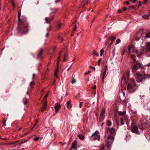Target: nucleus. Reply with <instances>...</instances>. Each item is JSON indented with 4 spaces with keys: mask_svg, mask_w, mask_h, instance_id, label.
I'll return each instance as SVG.
<instances>
[{
    "mask_svg": "<svg viewBox=\"0 0 150 150\" xmlns=\"http://www.w3.org/2000/svg\"><path fill=\"white\" fill-rule=\"evenodd\" d=\"M59 1H60V0H56L55 1L56 3H57V2Z\"/></svg>",
    "mask_w": 150,
    "mask_h": 150,
    "instance_id": "bf43d9fd",
    "label": "nucleus"
},
{
    "mask_svg": "<svg viewBox=\"0 0 150 150\" xmlns=\"http://www.w3.org/2000/svg\"><path fill=\"white\" fill-rule=\"evenodd\" d=\"M113 42L112 41L110 44V45H109V47H110L111 45L113 44Z\"/></svg>",
    "mask_w": 150,
    "mask_h": 150,
    "instance_id": "680f3d73",
    "label": "nucleus"
},
{
    "mask_svg": "<svg viewBox=\"0 0 150 150\" xmlns=\"http://www.w3.org/2000/svg\"><path fill=\"white\" fill-rule=\"evenodd\" d=\"M145 37L146 38H150V32L147 33L146 34Z\"/></svg>",
    "mask_w": 150,
    "mask_h": 150,
    "instance_id": "a878e982",
    "label": "nucleus"
},
{
    "mask_svg": "<svg viewBox=\"0 0 150 150\" xmlns=\"http://www.w3.org/2000/svg\"><path fill=\"white\" fill-rule=\"evenodd\" d=\"M6 120L4 119L3 122V123L4 126H5L6 125Z\"/></svg>",
    "mask_w": 150,
    "mask_h": 150,
    "instance_id": "72a5a7b5",
    "label": "nucleus"
},
{
    "mask_svg": "<svg viewBox=\"0 0 150 150\" xmlns=\"http://www.w3.org/2000/svg\"><path fill=\"white\" fill-rule=\"evenodd\" d=\"M101 61V58L98 61V66H99L100 65V63Z\"/></svg>",
    "mask_w": 150,
    "mask_h": 150,
    "instance_id": "e433bc0d",
    "label": "nucleus"
},
{
    "mask_svg": "<svg viewBox=\"0 0 150 150\" xmlns=\"http://www.w3.org/2000/svg\"><path fill=\"white\" fill-rule=\"evenodd\" d=\"M148 1V0H144L143 2V4L145 5L146 4Z\"/></svg>",
    "mask_w": 150,
    "mask_h": 150,
    "instance_id": "a19ab883",
    "label": "nucleus"
},
{
    "mask_svg": "<svg viewBox=\"0 0 150 150\" xmlns=\"http://www.w3.org/2000/svg\"><path fill=\"white\" fill-rule=\"evenodd\" d=\"M62 25V24L61 23H57V29H59L61 28V26Z\"/></svg>",
    "mask_w": 150,
    "mask_h": 150,
    "instance_id": "4be33fe9",
    "label": "nucleus"
},
{
    "mask_svg": "<svg viewBox=\"0 0 150 150\" xmlns=\"http://www.w3.org/2000/svg\"><path fill=\"white\" fill-rule=\"evenodd\" d=\"M92 139L95 140H99L100 139V135L99 134V132L96 131L95 132L93 133L91 136Z\"/></svg>",
    "mask_w": 150,
    "mask_h": 150,
    "instance_id": "0eeeda50",
    "label": "nucleus"
},
{
    "mask_svg": "<svg viewBox=\"0 0 150 150\" xmlns=\"http://www.w3.org/2000/svg\"><path fill=\"white\" fill-rule=\"evenodd\" d=\"M127 83L126 82L125 78L124 76H123L121 81V86L122 87H124L125 85Z\"/></svg>",
    "mask_w": 150,
    "mask_h": 150,
    "instance_id": "9b49d317",
    "label": "nucleus"
},
{
    "mask_svg": "<svg viewBox=\"0 0 150 150\" xmlns=\"http://www.w3.org/2000/svg\"><path fill=\"white\" fill-rule=\"evenodd\" d=\"M35 76V74H33V78H34V77Z\"/></svg>",
    "mask_w": 150,
    "mask_h": 150,
    "instance_id": "e2e57ef3",
    "label": "nucleus"
},
{
    "mask_svg": "<svg viewBox=\"0 0 150 150\" xmlns=\"http://www.w3.org/2000/svg\"><path fill=\"white\" fill-rule=\"evenodd\" d=\"M48 35H49L48 33H47L46 34V37H48Z\"/></svg>",
    "mask_w": 150,
    "mask_h": 150,
    "instance_id": "0e129e2a",
    "label": "nucleus"
},
{
    "mask_svg": "<svg viewBox=\"0 0 150 150\" xmlns=\"http://www.w3.org/2000/svg\"><path fill=\"white\" fill-rule=\"evenodd\" d=\"M131 84H133L135 86L136 84V83H135L134 80L132 79H131L130 80Z\"/></svg>",
    "mask_w": 150,
    "mask_h": 150,
    "instance_id": "bb28decb",
    "label": "nucleus"
},
{
    "mask_svg": "<svg viewBox=\"0 0 150 150\" xmlns=\"http://www.w3.org/2000/svg\"><path fill=\"white\" fill-rule=\"evenodd\" d=\"M128 51L130 53L135 52L138 56L143 54L145 52H150V42L146 44L145 48L142 47L139 50H137L133 45H130L129 47Z\"/></svg>",
    "mask_w": 150,
    "mask_h": 150,
    "instance_id": "f03ea898",
    "label": "nucleus"
},
{
    "mask_svg": "<svg viewBox=\"0 0 150 150\" xmlns=\"http://www.w3.org/2000/svg\"><path fill=\"white\" fill-rule=\"evenodd\" d=\"M106 70H105L104 72H103V76H102V79H103V81L104 79L105 78V75L106 74Z\"/></svg>",
    "mask_w": 150,
    "mask_h": 150,
    "instance_id": "cd10ccee",
    "label": "nucleus"
},
{
    "mask_svg": "<svg viewBox=\"0 0 150 150\" xmlns=\"http://www.w3.org/2000/svg\"><path fill=\"white\" fill-rule=\"evenodd\" d=\"M104 52V51L103 49H102V50H100V56H101L102 55H103V53Z\"/></svg>",
    "mask_w": 150,
    "mask_h": 150,
    "instance_id": "2f4dec72",
    "label": "nucleus"
},
{
    "mask_svg": "<svg viewBox=\"0 0 150 150\" xmlns=\"http://www.w3.org/2000/svg\"><path fill=\"white\" fill-rule=\"evenodd\" d=\"M58 38H59V40L61 42L62 41V40H63V38L62 37L60 36H59V37H58Z\"/></svg>",
    "mask_w": 150,
    "mask_h": 150,
    "instance_id": "58836bf2",
    "label": "nucleus"
},
{
    "mask_svg": "<svg viewBox=\"0 0 150 150\" xmlns=\"http://www.w3.org/2000/svg\"><path fill=\"white\" fill-rule=\"evenodd\" d=\"M82 103V102L80 103L79 104V107L81 108V103Z\"/></svg>",
    "mask_w": 150,
    "mask_h": 150,
    "instance_id": "13d9d810",
    "label": "nucleus"
},
{
    "mask_svg": "<svg viewBox=\"0 0 150 150\" xmlns=\"http://www.w3.org/2000/svg\"><path fill=\"white\" fill-rule=\"evenodd\" d=\"M123 10L124 11H125L127 10V8L126 7H124L123 8Z\"/></svg>",
    "mask_w": 150,
    "mask_h": 150,
    "instance_id": "603ef678",
    "label": "nucleus"
},
{
    "mask_svg": "<svg viewBox=\"0 0 150 150\" xmlns=\"http://www.w3.org/2000/svg\"><path fill=\"white\" fill-rule=\"evenodd\" d=\"M47 103L46 101H45L44 103V106L42 107V108L41 109V111L43 112L44 111V110L46 108V105H47Z\"/></svg>",
    "mask_w": 150,
    "mask_h": 150,
    "instance_id": "dca6fc26",
    "label": "nucleus"
},
{
    "mask_svg": "<svg viewBox=\"0 0 150 150\" xmlns=\"http://www.w3.org/2000/svg\"><path fill=\"white\" fill-rule=\"evenodd\" d=\"M106 132L108 135L113 136L116 133L115 128L113 127L112 128H106Z\"/></svg>",
    "mask_w": 150,
    "mask_h": 150,
    "instance_id": "423d86ee",
    "label": "nucleus"
},
{
    "mask_svg": "<svg viewBox=\"0 0 150 150\" xmlns=\"http://www.w3.org/2000/svg\"><path fill=\"white\" fill-rule=\"evenodd\" d=\"M149 16L148 15H145L142 16V17L146 19H148L149 18Z\"/></svg>",
    "mask_w": 150,
    "mask_h": 150,
    "instance_id": "c756f323",
    "label": "nucleus"
},
{
    "mask_svg": "<svg viewBox=\"0 0 150 150\" xmlns=\"http://www.w3.org/2000/svg\"><path fill=\"white\" fill-rule=\"evenodd\" d=\"M146 67L150 69V63L149 64L146 65Z\"/></svg>",
    "mask_w": 150,
    "mask_h": 150,
    "instance_id": "ea45409f",
    "label": "nucleus"
},
{
    "mask_svg": "<svg viewBox=\"0 0 150 150\" xmlns=\"http://www.w3.org/2000/svg\"><path fill=\"white\" fill-rule=\"evenodd\" d=\"M114 140V137L113 136L109 135L107 139L105 140V142L107 144V150H110V146L112 145Z\"/></svg>",
    "mask_w": 150,
    "mask_h": 150,
    "instance_id": "7ed1b4c3",
    "label": "nucleus"
},
{
    "mask_svg": "<svg viewBox=\"0 0 150 150\" xmlns=\"http://www.w3.org/2000/svg\"><path fill=\"white\" fill-rule=\"evenodd\" d=\"M67 56H68V54H67V53H65L64 54V58H66L67 57Z\"/></svg>",
    "mask_w": 150,
    "mask_h": 150,
    "instance_id": "de8ad7c7",
    "label": "nucleus"
},
{
    "mask_svg": "<svg viewBox=\"0 0 150 150\" xmlns=\"http://www.w3.org/2000/svg\"><path fill=\"white\" fill-rule=\"evenodd\" d=\"M141 4H142V3H141V1H139V4H138V6H141Z\"/></svg>",
    "mask_w": 150,
    "mask_h": 150,
    "instance_id": "864d4df0",
    "label": "nucleus"
},
{
    "mask_svg": "<svg viewBox=\"0 0 150 150\" xmlns=\"http://www.w3.org/2000/svg\"><path fill=\"white\" fill-rule=\"evenodd\" d=\"M105 148V146H103L101 147L100 150H104Z\"/></svg>",
    "mask_w": 150,
    "mask_h": 150,
    "instance_id": "c03bdc74",
    "label": "nucleus"
},
{
    "mask_svg": "<svg viewBox=\"0 0 150 150\" xmlns=\"http://www.w3.org/2000/svg\"><path fill=\"white\" fill-rule=\"evenodd\" d=\"M67 107L69 109H70L71 107V104L70 103V102L69 101L67 103Z\"/></svg>",
    "mask_w": 150,
    "mask_h": 150,
    "instance_id": "aec40b11",
    "label": "nucleus"
},
{
    "mask_svg": "<svg viewBox=\"0 0 150 150\" xmlns=\"http://www.w3.org/2000/svg\"><path fill=\"white\" fill-rule=\"evenodd\" d=\"M90 72H91V71H88V72L85 73L84 74L85 75H86L89 74Z\"/></svg>",
    "mask_w": 150,
    "mask_h": 150,
    "instance_id": "8fccbe9b",
    "label": "nucleus"
},
{
    "mask_svg": "<svg viewBox=\"0 0 150 150\" xmlns=\"http://www.w3.org/2000/svg\"><path fill=\"white\" fill-rule=\"evenodd\" d=\"M54 18V16H52L50 18H49L47 17H45V20L46 23H50L53 20Z\"/></svg>",
    "mask_w": 150,
    "mask_h": 150,
    "instance_id": "f8f14e48",
    "label": "nucleus"
},
{
    "mask_svg": "<svg viewBox=\"0 0 150 150\" xmlns=\"http://www.w3.org/2000/svg\"><path fill=\"white\" fill-rule=\"evenodd\" d=\"M120 122L121 125H123L124 124V118L122 117L120 118Z\"/></svg>",
    "mask_w": 150,
    "mask_h": 150,
    "instance_id": "b1692460",
    "label": "nucleus"
},
{
    "mask_svg": "<svg viewBox=\"0 0 150 150\" xmlns=\"http://www.w3.org/2000/svg\"><path fill=\"white\" fill-rule=\"evenodd\" d=\"M116 36H112L110 37L109 38L110 39V40L112 41H113L116 38Z\"/></svg>",
    "mask_w": 150,
    "mask_h": 150,
    "instance_id": "7c9ffc66",
    "label": "nucleus"
},
{
    "mask_svg": "<svg viewBox=\"0 0 150 150\" xmlns=\"http://www.w3.org/2000/svg\"><path fill=\"white\" fill-rule=\"evenodd\" d=\"M118 115L119 116H124L125 117V115L126 114V112L125 111H119L118 112Z\"/></svg>",
    "mask_w": 150,
    "mask_h": 150,
    "instance_id": "2eb2a0df",
    "label": "nucleus"
},
{
    "mask_svg": "<svg viewBox=\"0 0 150 150\" xmlns=\"http://www.w3.org/2000/svg\"><path fill=\"white\" fill-rule=\"evenodd\" d=\"M43 50L42 48L40 49L38 53L37 54V58H40L42 56Z\"/></svg>",
    "mask_w": 150,
    "mask_h": 150,
    "instance_id": "4468645a",
    "label": "nucleus"
},
{
    "mask_svg": "<svg viewBox=\"0 0 150 150\" xmlns=\"http://www.w3.org/2000/svg\"><path fill=\"white\" fill-rule=\"evenodd\" d=\"M34 85V83L33 82H31L30 83V85L32 86Z\"/></svg>",
    "mask_w": 150,
    "mask_h": 150,
    "instance_id": "49530a36",
    "label": "nucleus"
},
{
    "mask_svg": "<svg viewBox=\"0 0 150 150\" xmlns=\"http://www.w3.org/2000/svg\"><path fill=\"white\" fill-rule=\"evenodd\" d=\"M37 122H36L35 123L34 125L33 126V127L32 129H31L32 130H33V127H36V128H38V126H37Z\"/></svg>",
    "mask_w": 150,
    "mask_h": 150,
    "instance_id": "4c0bfd02",
    "label": "nucleus"
},
{
    "mask_svg": "<svg viewBox=\"0 0 150 150\" xmlns=\"http://www.w3.org/2000/svg\"><path fill=\"white\" fill-rule=\"evenodd\" d=\"M78 137L81 140L83 139L84 138L83 136L80 134L78 135Z\"/></svg>",
    "mask_w": 150,
    "mask_h": 150,
    "instance_id": "5701e85b",
    "label": "nucleus"
},
{
    "mask_svg": "<svg viewBox=\"0 0 150 150\" xmlns=\"http://www.w3.org/2000/svg\"><path fill=\"white\" fill-rule=\"evenodd\" d=\"M141 67V64L139 63H136L134 66L132 68V70L133 72L139 69Z\"/></svg>",
    "mask_w": 150,
    "mask_h": 150,
    "instance_id": "9d476101",
    "label": "nucleus"
},
{
    "mask_svg": "<svg viewBox=\"0 0 150 150\" xmlns=\"http://www.w3.org/2000/svg\"><path fill=\"white\" fill-rule=\"evenodd\" d=\"M12 5H13V6H14V3L13 2V1L12 0Z\"/></svg>",
    "mask_w": 150,
    "mask_h": 150,
    "instance_id": "338daca9",
    "label": "nucleus"
},
{
    "mask_svg": "<svg viewBox=\"0 0 150 150\" xmlns=\"http://www.w3.org/2000/svg\"><path fill=\"white\" fill-rule=\"evenodd\" d=\"M58 71H59V70H58V69H56L55 72V73H54V76L57 78V74L58 72Z\"/></svg>",
    "mask_w": 150,
    "mask_h": 150,
    "instance_id": "c85d7f7f",
    "label": "nucleus"
},
{
    "mask_svg": "<svg viewBox=\"0 0 150 150\" xmlns=\"http://www.w3.org/2000/svg\"><path fill=\"white\" fill-rule=\"evenodd\" d=\"M39 138L40 137H37L34 139V140L35 141H37L39 139Z\"/></svg>",
    "mask_w": 150,
    "mask_h": 150,
    "instance_id": "79ce46f5",
    "label": "nucleus"
},
{
    "mask_svg": "<svg viewBox=\"0 0 150 150\" xmlns=\"http://www.w3.org/2000/svg\"><path fill=\"white\" fill-rule=\"evenodd\" d=\"M131 8H134V6H131Z\"/></svg>",
    "mask_w": 150,
    "mask_h": 150,
    "instance_id": "69168bd1",
    "label": "nucleus"
},
{
    "mask_svg": "<svg viewBox=\"0 0 150 150\" xmlns=\"http://www.w3.org/2000/svg\"><path fill=\"white\" fill-rule=\"evenodd\" d=\"M112 122L111 121L109 120H107L106 121V125L108 126H111L112 125Z\"/></svg>",
    "mask_w": 150,
    "mask_h": 150,
    "instance_id": "6ab92c4d",
    "label": "nucleus"
},
{
    "mask_svg": "<svg viewBox=\"0 0 150 150\" xmlns=\"http://www.w3.org/2000/svg\"><path fill=\"white\" fill-rule=\"evenodd\" d=\"M133 85L131 83H129L127 85V89H132L133 87Z\"/></svg>",
    "mask_w": 150,
    "mask_h": 150,
    "instance_id": "a211bd4d",
    "label": "nucleus"
},
{
    "mask_svg": "<svg viewBox=\"0 0 150 150\" xmlns=\"http://www.w3.org/2000/svg\"><path fill=\"white\" fill-rule=\"evenodd\" d=\"M48 93H47L46 94V95H45V98H44V100H46V99H47V96H48Z\"/></svg>",
    "mask_w": 150,
    "mask_h": 150,
    "instance_id": "a18cd8bd",
    "label": "nucleus"
},
{
    "mask_svg": "<svg viewBox=\"0 0 150 150\" xmlns=\"http://www.w3.org/2000/svg\"><path fill=\"white\" fill-rule=\"evenodd\" d=\"M76 25H74V29H73V30H74V31L75 30H76Z\"/></svg>",
    "mask_w": 150,
    "mask_h": 150,
    "instance_id": "5fc2aeb1",
    "label": "nucleus"
},
{
    "mask_svg": "<svg viewBox=\"0 0 150 150\" xmlns=\"http://www.w3.org/2000/svg\"><path fill=\"white\" fill-rule=\"evenodd\" d=\"M76 141H74L73 143L72 144V148L73 149H76Z\"/></svg>",
    "mask_w": 150,
    "mask_h": 150,
    "instance_id": "f3484780",
    "label": "nucleus"
},
{
    "mask_svg": "<svg viewBox=\"0 0 150 150\" xmlns=\"http://www.w3.org/2000/svg\"><path fill=\"white\" fill-rule=\"evenodd\" d=\"M105 112V109L104 108H103L100 115L99 120L100 121H102L104 119Z\"/></svg>",
    "mask_w": 150,
    "mask_h": 150,
    "instance_id": "6e6552de",
    "label": "nucleus"
},
{
    "mask_svg": "<svg viewBox=\"0 0 150 150\" xmlns=\"http://www.w3.org/2000/svg\"><path fill=\"white\" fill-rule=\"evenodd\" d=\"M125 52V50H122V51L121 52V55L122 56H123L124 55V54Z\"/></svg>",
    "mask_w": 150,
    "mask_h": 150,
    "instance_id": "37998d69",
    "label": "nucleus"
},
{
    "mask_svg": "<svg viewBox=\"0 0 150 150\" xmlns=\"http://www.w3.org/2000/svg\"><path fill=\"white\" fill-rule=\"evenodd\" d=\"M135 78L137 81L138 82H141L143 80L142 76L140 74H137L135 76Z\"/></svg>",
    "mask_w": 150,
    "mask_h": 150,
    "instance_id": "1a4fd4ad",
    "label": "nucleus"
},
{
    "mask_svg": "<svg viewBox=\"0 0 150 150\" xmlns=\"http://www.w3.org/2000/svg\"><path fill=\"white\" fill-rule=\"evenodd\" d=\"M72 64H71L69 67L68 66H69V65L68 64H67L66 66V68H67V71H68L69 69H70V68H71V66H72Z\"/></svg>",
    "mask_w": 150,
    "mask_h": 150,
    "instance_id": "393cba45",
    "label": "nucleus"
},
{
    "mask_svg": "<svg viewBox=\"0 0 150 150\" xmlns=\"http://www.w3.org/2000/svg\"><path fill=\"white\" fill-rule=\"evenodd\" d=\"M17 142H11L10 144H15L16 143H17Z\"/></svg>",
    "mask_w": 150,
    "mask_h": 150,
    "instance_id": "3c124183",
    "label": "nucleus"
},
{
    "mask_svg": "<svg viewBox=\"0 0 150 150\" xmlns=\"http://www.w3.org/2000/svg\"><path fill=\"white\" fill-rule=\"evenodd\" d=\"M21 13L18 12V25L19 27L17 28V30L18 33L21 34L25 33L28 32L29 29V26L28 24L25 20H20V17Z\"/></svg>",
    "mask_w": 150,
    "mask_h": 150,
    "instance_id": "f257e3e1",
    "label": "nucleus"
},
{
    "mask_svg": "<svg viewBox=\"0 0 150 150\" xmlns=\"http://www.w3.org/2000/svg\"><path fill=\"white\" fill-rule=\"evenodd\" d=\"M20 145H19V144H16L15 145L13 146L14 147H16L17 149H18L19 147L20 146Z\"/></svg>",
    "mask_w": 150,
    "mask_h": 150,
    "instance_id": "473e14b6",
    "label": "nucleus"
},
{
    "mask_svg": "<svg viewBox=\"0 0 150 150\" xmlns=\"http://www.w3.org/2000/svg\"><path fill=\"white\" fill-rule=\"evenodd\" d=\"M131 57L132 60L134 61H135L136 60V56L133 54H132L131 55Z\"/></svg>",
    "mask_w": 150,
    "mask_h": 150,
    "instance_id": "412c9836",
    "label": "nucleus"
},
{
    "mask_svg": "<svg viewBox=\"0 0 150 150\" xmlns=\"http://www.w3.org/2000/svg\"><path fill=\"white\" fill-rule=\"evenodd\" d=\"M120 40L119 39H117L116 41V44H118L120 42Z\"/></svg>",
    "mask_w": 150,
    "mask_h": 150,
    "instance_id": "c9c22d12",
    "label": "nucleus"
},
{
    "mask_svg": "<svg viewBox=\"0 0 150 150\" xmlns=\"http://www.w3.org/2000/svg\"><path fill=\"white\" fill-rule=\"evenodd\" d=\"M142 72L144 76L143 79H144L150 78V69L145 67L144 69H143Z\"/></svg>",
    "mask_w": 150,
    "mask_h": 150,
    "instance_id": "39448f33",
    "label": "nucleus"
},
{
    "mask_svg": "<svg viewBox=\"0 0 150 150\" xmlns=\"http://www.w3.org/2000/svg\"><path fill=\"white\" fill-rule=\"evenodd\" d=\"M24 104L25 105L26 104V101L25 100V101L24 102Z\"/></svg>",
    "mask_w": 150,
    "mask_h": 150,
    "instance_id": "774afa93",
    "label": "nucleus"
},
{
    "mask_svg": "<svg viewBox=\"0 0 150 150\" xmlns=\"http://www.w3.org/2000/svg\"><path fill=\"white\" fill-rule=\"evenodd\" d=\"M55 109V111L57 112L61 108V106L60 104L59 103H56L54 105Z\"/></svg>",
    "mask_w": 150,
    "mask_h": 150,
    "instance_id": "ddd939ff",
    "label": "nucleus"
},
{
    "mask_svg": "<svg viewBox=\"0 0 150 150\" xmlns=\"http://www.w3.org/2000/svg\"><path fill=\"white\" fill-rule=\"evenodd\" d=\"M76 81L73 78L72 79L71 83H72V84L74 83H76Z\"/></svg>",
    "mask_w": 150,
    "mask_h": 150,
    "instance_id": "f704fd0d",
    "label": "nucleus"
},
{
    "mask_svg": "<svg viewBox=\"0 0 150 150\" xmlns=\"http://www.w3.org/2000/svg\"><path fill=\"white\" fill-rule=\"evenodd\" d=\"M58 61L57 63V65L58 66L59 65V60H60V59H59V57H58Z\"/></svg>",
    "mask_w": 150,
    "mask_h": 150,
    "instance_id": "4d7b16f0",
    "label": "nucleus"
},
{
    "mask_svg": "<svg viewBox=\"0 0 150 150\" xmlns=\"http://www.w3.org/2000/svg\"><path fill=\"white\" fill-rule=\"evenodd\" d=\"M142 126V125H139V128L140 130L139 131L138 130V127L136 125H133L131 129V131L133 133L139 134L140 132H142L143 131V127Z\"/></svg>",
    "mask_w": 150,
    "mask_h": 150,
    "instance_id": "20e7f679",
    "label": "nucleus"
},
{
    "mask_svg": "<svg viewBox=\"0 0 150 150\" xmlns=\"http://www.w3.org/2000/svg\"><path fill=\"white\" fill-rule=\"evenodd\" d=\"M93 54H94V55H96L97 56H98V53H97L95 52H94Z\"/></svg>",
    "mask_w": 150,
    "mask_h": 150,
    "instance_id": "09e8293b",
    "label": "nucleus"
},
{
    "mask_svg": "<svg viewBox=\"0 0 150 150\" xmlns=\"http://www.w3.org/2000/svg\"><path fill=\"white\" fill-rule=\"evenodd\" d=\"M92 88L93 89H96V85H94V86Z\"/></svg>",
    "mask_w": 150,
    "mask_h": 150,
    "instance_id": "6e6d98bb",
    "label": "nucleus"
},
{
    "mask_svg": "<svg viewBox=\"0 0 150 150\" xmlns=\"http://www.w3.org/2000/svg\"><path fill=\"white\" fill-rule=\"evenodd\" d=\"M126 4H127V5H128V4H129V2H127V1H126Z\"/></svg>",
    "mask_w": 150,
    "mask_h": 150,
    "instance_id": "052dcab7",
    "label": "nucleus"
}]
</instances>
